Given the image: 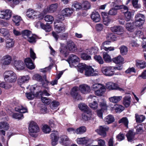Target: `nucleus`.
I'll list each match as a JSON object with an SVG mask.
<instances>
[{"label":"nucleus","mask_w":146,"mask_h":146,"mask_svg":"<svg viewBox=\"0 0 146 146\" xmlns=\"http://www.w3.org/2000/svg\"><path fill=\"white\" fill-rule=\"evenodd\" d=\"M77 49L74 43L72 40H69L67 41L66 48L62 47L60 49V52L61 54L64 55L65 57H66L69 53L68 50L70 51L75 52Z\"/></svg>","instance_id":"f257e3e1"},{"label":"nucleus","mask_w":146,"mask_h":146,"mask_svg":"<svg viewBox=\"0 0 146 146\" xmlns=\"http://www.w3.org/2000/svg\"><path fill=\"white\" fill-rule=\"evenodd\" d=\"M4 78L5 81L14 83L17 80V76L16 74L13 71H7L4 74Z\"/></svg>","instance_id":"f03ea898"},{"label":"nucleus","mask_w":146,"mask_h":146,"mask_svg":"<svg viewBox=\"0 0 146 146\" xmlns=\"http://www.w3.org/2000/svg\"><path fill=\"white\" fill-rule=\"evenodd\" d=\"M92 88V89L94 91L95 94L98 96H102L105 91L106 88L104 86L100 83L93 84Z\"/></svg>","instance_id":"7ed1b4c3"},{"label":"nucleus","mask_w":146,"mask_h":146,"mask_svg":"<svg viewBox=\"0 0 146 146\" xmlns=\"http://www.w3.org/2000/svg\"><path fill=\"white\" fill-rule=\"evenodd\" d=\"M15 110L19 112L18 113H14L12 115L13 118L18 119H22L24 118L22 113L27 112V108L22 106H19L15 108Z\"/></svg>","instance_id":"20e7f679"},{"label":"nucleus","mask_w":146,"mask_h":146,"mask_svg":"<svg viewBox=\"0 0 146 146\" xmlns=\"http://www.w3.org/2000/svg\"><path fill=\"white\" fill-rule=\"evenodd\" d=\"M28 129L30 135L33 137H35V133L39 131V128L37 124L33 121H31L30 123Z\"/></svg>","instance_id":"39448f33"},{"label":"nucleus","mask_w":146,"mask_h":146,"mask_svg":"<svg viewBox=\"0 0 146 146\" xmlns=\"http://www.w3.org/2000/svg\"><path fill=\"white\" fill-rule=\"evenodd\" d=\"M73 9L69 7H67L63 9L61 11L62 15H58V19L60 21H62L64 19L65 17H70L73 13L74 11Z\"/></svg>","instance_id":"423d86ee"},{"label":"nucleus","mask_w":146,"mask_h":146,"mask_svg":"<svg viewBox=\"0 0 146 146\" xmlns=\"http://www.w3.org/2000/svg\"><path fill=\"white\" fill-rule=\"evenodd\" d=\"M101 71L103 74L106 76H111L115 74L114 68L113 66H105L102 67Z\"/></svg>","instance_id":"0eeeda50"},{"label":"nucleus","mask_w":146,"mask_h":146,"mask_svg":"<svg viewBox=\"0 0 146 146\" xmlns=\"http://www.w3.org/2000/svg\"><path fill=\"white\" fill-rule=\"evenodd\" d=\"M67 61L71 67H76V65L79 62V59L75 55L72 54L69 56Z\"/></svg>","instance_id":"6e6552de"},{"label":"nucleus","mask_w":146,"mask_h":146,"mask_svg":"<svg viewBox=\"0 0 146 146\" xmlns=\"http://www.w3.org/2000/svg\"><path fill=\"white\" fill-rule=\"evenodd\" d=\"M62 21H60L58 19L54 22L55 29L56 31L58 33L63 32L65 31V26L63 23H61Z\"/></svg>","instance_id":"1a4fd4ad"},{"label":"nucleus","mask_w":146,"mask_h":146,"mask_svg":"<svg viewBox=\"0 0 146 146\" xmlns=\"http://www.w3.org/2000/svg\"><path fill=\"white\" fill-rule=\"evenodd\" d=\"M116 7H117V9H123L124 11H125L123 13L125 16V19L126 21H128L131 19L132 15L130 12L128 11V8L127 7L124 5H122L117 6Z\"/></svg>","instance_id":"9d476101"},{"label":"nucleus","mask_w":146,"mask_h":146,"mask_svg":"<svg viewBox=\"0 0 146 146\" xmlns=\"http://www.w3.org/2000/svg\"><path fill=\"white\" fill-rule=\"evenodd\" d=\"M76 141L78 144L85 145L86 146H89L90 144L93 143V142L94 141L91 139L85 137L78 138Z\"/></svg>","instance_id":"9b49d317"},{"label":"nucleus","mask_w":146,"mask_h":146,"mask_svg":"<svg viewBox=\"0 0 146 146\" xmlns=\"http://www.w3.org/2000/svg\"><path fill=\"white\" fill-rule=\"evenodd\" d=\"M11 15L12 12L10 10H4L0 11V18H1L8 20L10 19Z\"/></svg>","instance_id":"f8f14e48"},{"label":"nucleus","mask_w":146,"mask_h":146,"mask_svg":"<svg viewBox=\"0 0 146 146\" xmlns=\"http://www.w3.org/2000/svg\"><path fill=\"white\" fill-rule=\"evenodd\" d=\"M9 126L8 123L5 121H1L0 122V133L3 135L5 136V131L7 130Z\"/></svg>","instance_id":"ddd939ff"},{"label":"nucleus","mask_w":146,"mask_h":146,"mask_svg":"<svg viewBox=\"0 0 146 146\" xmlns=\"http://www.w3.org/2000/svg\"><path fill=\"white\" fill-rule=\"evenodd\" d=\"M110 29L112 32L119 35L123 34L124 32L123 28L120 26H114L111 27Z\"/></svg>","instance_id":"4468645a"},{"label":"nucleus","mask_w":146,"mask_h":146,"mask_svg":"<svg viewBox=\"0 0 146 146\" xmlns=\"http://www.w3.org/2000/svg\"><path fill=\"white\" fill-rule=\"evenodd\" d=\"M12 60L11 56L9 55H6L4 56L1 60V65L3 66L4 65H9Z\"/></svg>","instance_id":"2eb2a0df"},{"label":"nucleus","mask_w":146,"mask_h":146,"mask_svg":"<svg viewBox=\"0 0 146 146\" xmlns=\"http://www.w3.org/2000/svg\"><path fill=\"white\" fill-rule=\"evenodd\" d=\"M82 120L83 121H88L93 118V115L91 110L84 112L82 115Z\"/></svg>","instance_id":"dca6fc26"},{"label":"nucleus","mask_w":146,"mask_h":146,"mask_svg":"<svg viewBox=\"0 0 146 146\" xmlns=\"http://www.w3.org/2000/svg\"><path fill=\"white\" fill-rule=\"evenodd\" d=\"M109 129V127L106 126H100L98 129L95 130V131L99 135L105 137L106 135V131H108Z\"/></svg>","instance_id":"f3484780"},{"label":"nucleus","mask_w":146,"mask_h":146,"mask_svg":"<svg viewBox=\"0 0 146 146\" xmlns=\"http://www.w3.org/2000/svg\"><path fill=\"white\" fill-rule=\"evenodd\" d=\"M145 20V17L143 14L137 13V27L140 29H142V26L144 23Z\"/></svg>","instance_id":"a211bd4d"},{"label":"nucleus","mask_w":146,"mask_h":146,"mask_svg":"<svg viewBox=\"0 0 146 146\" xmlns=\"http://www.w3.org/2000/svg\"><path fill=\"white\" fill-rule=\"evenodd\" d=\"M79 90L83 94H87L90 92L91 91L90 86L86 84H83L79 86Z\"/></svg>","instance_id":"6ab92c4d"},{"label":"nucleus","mask_w":146,"mask_h":146,"mask_svg":"<svg viewBox=\"0 0 146 146\" xmlns=\"http://www.w3.org/2000/svg\"><path fill=\"white\" fill-rule=\"evenodd\" d=\"M14 65L16 68L18 70H23L25 67V64L21 60H15Z\"/></svg>","instance_id":"aec40b11"},{"label":"nucleus","mask_w":146,"mask_h":146,"mask_svg":"<svg viewBox=\"0 0 146 146\" xmlns=\"http://www.w3.org/2000/svg\"><path fill=\"white\" fill-rule=\"evenodd\" d=\"M50 139L51 140V144L52 146H55L58 143V136L57 132H54L52 133L50 135Z\"/></svg>","instance_id":"412c9836"},{"label":"nucleus","mask_w":146,"mask_h":146,"mask_svg":"<svg viewBox=\"0 0 146 146\" xmlns=\"http://www.w3.org/2000/svg\"><path fill=\"white\" fill-rule=\"evenodd\" d=\"M137 26V23L134 22H128L126 24L125 28L128 31L130 32H133Z\"/></svg>","instance_id":"4be33fe9"},{"label":"nucleus","mask_w":146,"mask_h":146,"mask_svg":"<svg viewBox=\"0 0 146 146\" xmlns=\"http://www.w3.org/2000/svg\"><path fill=\"white\" fill-rule=\"evenodd\" d=\"M79 90V88L78 87L75 86L71 90L70 93L71 95L74 98L78 100L81 99V98H79L78 97L81 98V97L78 94V91Z\"/></svg>","instance_id":"5701e85b"},{"label":"nucleus","mask_w":146,"mask_h":146,"mask_svg":"<svg viewBox=\"0 0 146 146\" xmlns=\"http://www.w3.org/2000/svg\"><path fill=\"white\" fill-rule=\"evenodd\" d=\"M94 70L91 66H88L85 70V75L87 76H96V74L94 73Z\"/></svg>","instance_id":"b1692460"},{"label":"nucleus","mask_w":146,"mask_h":146,"mask_svg":"<svg viewBox=\"0 0 146 146\" xmlns=\"http://www.w3.org/2000/svg\"><path fill=\"white\" fill-rule=\"evenodd\" d=\"M91 18L93 21L95 23L100 22L101 20L100 15L98 12L96 11L92 12L91 15Z\"/></svg>","instance_id":"393cba45"},{"label":"nucleus","mask_w":146,"mask_h":146,"mask_svg":"<svg viewBox=\"0 0 146 146\" xmlns=\"http://www.w3.org/2000/svg\"><path fill=\"white\" fill-rule=\"evenodd\" d=\"M29 78V77L28 76H21L18 79V84L19 85L21 86L24 83L27 82Z\"/></svg>","instance_id":"a878e982"},{"label":"nucleus","mask_w":146,"mask_h":146,"mask_svg":"<svg viewBox=\"0 0 146 146\" xmlns=\"http://www.w3.org/2000/svg\"><path fill=\"white\" fill-rule=\"evenodd\" d=\"M135 133L133 130L129 131L126 134V136L129 141L131 142L135 140Z\"/></svg>","instance_id":"bb28decb"},{"label":"nucleus","mask_w":146,"mask_h":146,"mask_svg":"<svg viewBox=\"0 0 146 146\" xmlns=\"http://www.w3.org/2000/svg\"><path fill=\"white\" fill-rule=\"evenodd\" d=\"M60 143L65 146H67L70 143L69 139L66 135L62 136L60 137Z\"/></svg>","instance_id":"cd10ccee"},{"label":"nucleus","mask_w":146,"mask_h":146,"mask_svg":"<svg viewBox=\"0 0 146 146\" xmlns=\"http://www.w3.org/2000/svg\"><path fill=\"white\" fill-rule=\"evenodd\" d=\"M25 63L27 67L30 69H33L35 68V66L31 59L29 58H27L25 60Z\"/></svg>","instance_id":"c85d7f7f"},{"label":"nucleus","mask_w":146,"mask_h":146,"mask_svg":"<svg viewBox=\"0 0 146 146\" xmlns=\"http://www.w3.org/2000/svg\"><path fill=\"white\" fill-rule=\"evenodd\" d=\"M93 142L92 146H106L105 142L104 140L100 139H98Z\"/></svg>","instance_id":"c756f323"},{"label":"nucleus","mask_w":146,"mask_h":146,"mask_svg":"<svg viewBox=\"0 0 146 146\" xmlns=\"http://www.w3.org/2000/svg\"><path fill=\"white\" fill-rule=\"evenodd\" d=\"M6 48L8 49L12 48L14 46V41L12 38H7L6 41Z\"/></svg>","instance_id":"7c9ffc66"},{"label":"nucleus","mask_w":146,"mask_h":146,"mask_svg":"<svg viewBox=\"0 0 146 146\" xmlns=\"http://www.w3.org/2000/svg\"><path fill=\"white\" fill-rule=\"evenodd\" d=\"M122 98V96H114L109 98V101L113 103H117L119 102Z\"/></svg>","instance_id":"2f4dec72"},{"label":"nucleus","mask_w":146,"mask_h":146,"mask_svg":"<svg viewBox=\"0 0 146 146\" xmlns=\"http://www.w3.org/2000/svg\"><path fill=\"white\" fill-rule=\"evenodd\" d=\"M115 121V119L113 116L111 115H109L107 116L104 119V121L107 124H110Z\"/></svg>","instance_id":"473e14b6"},{"label":"nucleus","mask_w":146,"mask_h":146,"mask_svg":"<svg viewBox=\"0 0 146 146\" xmlns=\"http://www.w3.org/2000/svg\"><path fill=\"white\" fill-rule=\"evenodd\" d=\"M36 14V12L31 9H29L27 10L26 12V15L29 18L34 19L35 16Z\"/></svg>","instance_id":"72a5a7b5"},{"label":"nucleus","mask_w":146,"mask_h":146,"mask_svg":"<svg viewBox=\"0 0 146 146\" xmlns=\"http://www.w3.org/2000/svg\"><path fill=\"white\" fill-rule=\"evenodd\" d=\"M113 61L115 64H123L124 63V59L121 56L119 55L112 59Z\"/></svg>","instance_id":"f704fd0d"},{"label":"nucleus","mask_w":146,"mask_h":146,"mask_svg":"<svg viewBox=\"0 0 146 146\" xmlns=\"http://www.w3.org/2000/svg\"><path fill=\"white\" fill-rule=\"evenodd\" d=\"M106 88L109 90H116L117 86L115 84L112 82H109L106 84Z\"/></svg>","instance_id":"c9c22d12"},{"label":"nucleus","mask_w":146,"mask_h":146,"mask_svg":"<svg viewBox=\"0 0 146 146\" xmlns=\"http://www.w3.org/2000/svg\"><path fill=\"white\" fill-rule=\"evenodd\" d=\"M98 48L96 47H92L88 49L86 52L87 54L94 55L98 53Z\"/></svg>","instance_id":"e433bc0d"},{"label":"nucleus","mask_w":146,"mask_h":146,"mask_svg":"<svg viewBox=\"0 0 146 146\" xmlns=\"http://www.w3.org/2000/svg\"><path fill=\"white\" fill-rule=\"evenodd\" d=\"M111 110H114L116 113H119L124 110V107L121 105L116 104L114 105L113 107H111Z\"/></svg>","instance_id":"4c0bfd02"},{"label":"nucleus","mask_w":146,"mask_h":146,"mask_svg":"<svg viewBox=\"0 0 146 146\" xmlns=\"http://www.w3.org/2000/svg\"><path fill=\"white\" fill-rule=\"evenodd\" d=\"M22 20L21 17L19 16L14 15L13 16V21L17 26L19 25V23Z\"/></svg>","instance_id":"58836bf2"},{"label":"nucleus","mask_w":146,"mask_h":146,"mask_svg":"<svg viewBox=\"0 0 146 146\" xmlns=\"http://www.w3.org/2000/svg\"><path fill=\"white\" fill-rule=\"evenodd\" d=\"M76 66L78 68V71L82 73L83 72L84 70H85L88 66L84 63H81L78 64V65H76Z\"/></svg>","instance_id":"ea45409f"},{"label":"nucleus","mask_w":146,"mask_h":146,"mask_svg":"<svg viewBox=\"0 0 146 146\" xmlns=\"http://www.w3.org/2000/svg\"><path fill=\"white\" fill-rule=\"evenodd\" d=\"M78 106L80 110L84 112L87 111L88 110H90L86 104L84 103H80Z\"/></svg>","instance_id":"a19ab883"},{"label":"nucleus","mask_w":146,"mask_h":146,"mask_svg":"<svg viewBox=\"0 0 146 146\" xmlns=\"http://www.w3.org/2000/svg\"><path fill=\"white\" fill-rule=\"evenodd\" d=\"M82 9H90L91 5L88 1H84L81 3Z\"/></svg>","instance_id":"79ce46f5"},{"label":"nucleus","mask_w":146,"mask_h":146,"mask_svg":"<svg viewBox=\"0 0 146 146\" xmlns=\"http://www.w3.org/2000/svg\"><path fill=\"white\" fill-rule=\"evenodd\" d=\"M86 127L84 126H81L75 129V133L77 134H82L86 131Z\"/></svg>","instance_id":"37998d69"},{"label":"nucleus","mask_w":146,"mask_h":146,"mask_svg":"<svg viewBox=\"0 0 146 146\" xmlns=\"http://www.w3.org/2000/svg\"><path fill=\"white\" fill-rule=\"evenodd\" d=\"M72 8L73 10L75 9L76 10L82 9L81 3L78 2H74L72 5Z\"/></svg>","instance_id":"c03bdc74"},{"label":"nucleus","mask_w":146,"mask_h":146,"mask_svg":"<svg viewBox=\"0 0 146 146\" xmlns=\"http://www.w3.org/2000/svg\"><path fill=\"white\" fill-rule=\"evenodd\" d=\"M130 102V96H125L124 98L123 103L126 107H127L129 106Z\"/></svg>","instance_id":"a18cd8bd"},{"label":"nucleus","mask_w":146,"mask_h":146,"mask_svg":"<svg viewBox=\"0 0 146 146\" xmlns=\"http://www.w3.org/2000/svg\"><path fill=\"white\" fill-rule=\"evenodd\" d=\"M121 5H120V6ZM117 6H120V5H117L115 6V7L110 9L109 10L108 14L111 15H116L117 13V10L119 9H117V7H116Z\"/></svg>","instance_id":"49530a36"},{"label":"nucleus","mask_w":146,"mask_h":146,"mask_svg":"<svg viewBox=\"0 0 146 146\" xmlns=\"http://www.w3.org/2000/svg\"><path fill=\"white\" fill-rule=\"evenodd\" d=\"M22 34L23 37L27 39L30 36L32 35L31 32L27 30L23 31Z\"/></svg>","instance_id":"de8ad7c7"},{"label":"nucleus","mask_w":146,"mask_h":146,"mask_svg":"<svg viewBox=\"0 0 146 146\" xmlns=\"http://www.w3.org/2000/svg\"><path fill=\"white\" fill-rule=\"evenodd\" d=\"M59 105V103L56 101H52L50 105V108L52 110L56 109Z\"/></svg>","instance_id":"09e8293b"},{"label":"nucleus","mask_w":146,"mask_h":146,"mask_svg":"<svg viewBox=\"0 0 146 146\" xmlns=\"http://www.w3.org/2000/svg\"><path fill=\"white\" fill-rule=\"evenodd\" d=\"M42 129V131L45 133H48L51 131V129L50 127L47 125H43Z\"/></svg>","instance_id":"8fccbe9b"},{"label":"nucleus","mask_w":146,"mask_h":146,"mask_svg":"<svg viewBox=\"0 0 146 146\" xmlns=\"http://www.w3.org/2000/svg\"><path fill=\"white\" fill-rule=\"evenodd\" d=\"M4 37H8L10 35V33L7 29L3 28L1 29L0 32Z\"/></svg>","instance_id":"3c124183"},{"label":"nucleus","mask_w":146,"mask_h":146,"mask_svg":"<svg viewBox=\"0 0 146 146\" xmlns=\"http://www.w3.org/2000/svg\"><path fill=\"white\" fill-rule=\"evenodd\" d=\"M44 20L46 21L52 23L54 20V18L52 16L48 15L45 16L44 17Z\"/></svg>","instance_id":"603ef678"},{"label":"nucleus","mask_w":146,"mask_h":146,"mask_svg":"<svg viewBox=\"0 0 146 146\" xmlns=\"http://www.w3.org/2000/svg\"><path fill=\"white\" fill-rule=\"evenodd\" d=\"M34 93V92H33L31 90V92L26 93V96L29 100H32L34 98L35 96Z\"/></svg>","instance_id":"864d4df0"},{"label":"nucleus","mask_w":146,"mask_h":146,"mask_svg":"<svg viewBox=\"0 0 146 146\" xmlns=\"http://www.w3.org/2000/svg\"><path fill=\"white\" fill-rule=\"evenodd\" d=\"M121 53L122 55H124L127 54V48L124 45L121 46L119 48Z\"/></svg>","instance_id":"5fc2aeb1"},{"label":"nucleus","mask_w":146,"mask_h":146,"mask_svg":"<svg viewBox=\"0 0 146 146\" xmlns=\"http://www.w3.org/2000/svg\"><path fill=\"white\" fill-rule=\"evenodd\" d=\"M103 57L104 60L106 62H110L111 61L110 56L106 52L103 53Z\"/></svg>","instance_id":"6e6d98bb"},{"label":"nucleus","mask_w":146,"mask_h":146,"mask_svg":"<svg viewBox=\"0 0 146 146\" xmlns=\"http://www.w3.org/2000/svg\"><path fill=\"white\" fill-rule=\"evenodd\" d=\"M58 7L57 3H55L51 5L49 7L50 12L53 13L56 10Z\"/></svg>","instance_id":"4d7b16f0"},{"label":"nucleus","mask_w":146,"mask_h":146,"mask_svg":"<svg viewBox=\"0 0 146 146\" xmlns=\"http://www.w3.org/2000/svg\"><path fill=\"white\" fill-rule=\"evenodd\" d=\"M94 58L96 62L100 64H102L104 63V61L102 58L99 55L94 56Z\"/></svg>","instance_id":"13d9d810"},{"label":"nucleus","mask_w":146,"mask_h":146,"mask_svg":"<svg viewBox=\"0 0 146 146\" xmlns=\"http://www.w3.org/2000/svg\"><path fill=\"white\" fill-rule=\"evenodd\" d=\"M119 123H123L127 128L128 127V121L127 118L124 117L119 121Z\"/></svg>","instance_id":"bf43d9fd"},{"label":"nucleus","mask_w":146,"mask_h":146,"mask_svg":"<svg viewBox=\"0 0 146 146\" xmlns=\"http://www.w3.org/2000/svg\"><path fill=\"white\" fill-rule=\"evenodd\" d=\"M107 38L109 40L114 41L116 40L115 35L112 33H108L107 36Z\"/></svg>","instance_id":"052dcab7"},{"label":"nucleus","mask_w":146,"mask_h":146,"mask_svg":"<svg viewBox=\"0 0 146 146\" xmlns=\"http://www.w3.org/2000/svg\"><path fill=\"white\" fill-rule=\"evenodd\" d=\"M41 99L42 102L46 104H49L51 102V100L48 98L41 97Z\"/></svg>","instance_id":"680f3d73"},{"label":"nucleus","mask_w":146,"mask_h":146,"mask_svg":"<svg viewBox=\"0 0 146 146\" xmlns=\"http://www.w3.org/2000/svg\"><path fill=\"white\" fill-rule=\"evenodd\" d=\"M36 36L32 34V35L30 36L27 39L28 41L31 43H33L36 42Z\"/></svg>","instance_id":"e2e57ef3"},{"label":"nucleus","mask_w":146,"mask_h":146,"mask_svg":"<svg viewBox=\"0 0 146 146\" xmlns=\"http://www.w3.org/2000/svg\"><path fill=\"white\" fill-rule=\"evenodd\" d=\"M90 107L93 110H96L98 108V104L97 102L94 101V102L90 103L89 105Z\"/></svg>","instance_id":"0e129e2a"},{"label":"nucleus","mask_w":146,"mask_h":146,"mask_svg":"<svg viewBox=\"0 0 146 146\" xmlns=\"http://www.w3.org/2000/svg\"><path fill=\"white\" fill-rule=\"evenodd\" d=\"M100 106L102 109L104 110H107L108 106L106 105V102L104 101H103L100 103Z\"/></svg>","instance_id":"69168bd1"},{"label":"nucleus","mask_w":146,"mask_h":146,"mask_svg":"<svg viewBox=\"0 0 146 146\" xmlns=\"http://www.w3.org/2000/svg\"><path fill=\"white\" fill-rule=\"evenodd\" d=\"M44 16V14L42 13H40L36 12V14L35 16V19H38L39 20H42Z\"/></svg>","instance_id":"338daca9"},{"label":"nucleus","mask_w":146,"mask_h":146,"mask_svg":"<svg viewBox=\"0 0 146 146\" xmlns=\"http://www.w3.org/2000/svg\"><path fill=\"white\" fill-rule=\"evenodd\" d=\"M111 42L109 41H107L103 42L101 46V49L105 50V47L107 48L108 45L110 44Z\"/></svg>","instance_id":"774afa93"}]
</instances>
